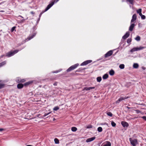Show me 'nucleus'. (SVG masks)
<instances>
[{"mask_svg":"<svg viewBox=\"0 0 146 146\" xmlns=\"http://www.w3.org/2000/svg\"><path fill=\"white\" fill-rule=\"evenodd\" d=\"M18 51L19 50H16L13 51H11L7 54V56L8 57H10L17 53Z\"/></svg>","mask_w":146,"mask_h":146,"instance_id":"f257e3e1","label":"nucleus"},{"mask_svg":"<svg viewBox=\"0 0 146 146\" xmlns=\"http://www.w3.org/2000/svg\"><path fill=\"white\" fill-rule=\"evenodd\" d=\"M129 140L131 144L133 146H136V145H137L138 143L137 139H132L131 138H130L129 139Z\"/></svg>","mask_w":146,"mask_h":146,"instance_id":"f03ea898","label":"nucleus"},{"mask_svg":"<svg viewBox=\"0 0 146 146\" xmlns=\"http://www.w3.org/2000/svg\"><path fill=\"white\" fill-rule=\"evenodd\" d=\"M144 48L145 47L143 46H140L139 47L134 48L131 50L130 52H133L135 51H138Z\"/></svg>","mask_w":146,"mask_h":146,"instance_id":"7ed1b4c3","label":"nucleus"},{"mask_svg":"<svg viewBox=\"0 0 146 146\" xmlns=\"http://www.w3.org/2000/svg\"><path fill=\"white\" fill-rule=\"evenodd\" d=\"M78 66V64H76L73 66H72L67 70V71L68 72H69L72 70H73L74 69L76 68Z\"/></svg>","mask_w":146,"mask_h":146,"instance_id":"20e7f679","label":"nucleus"},{"mask_svg":"<svg viewBox=\"0 0 146 146\" xmlns=\"http://www.w3.org/2000/svg\"><path fill=\"white\" fill-rule=\"evenodd\" d=\"M113 54V51L112 50H110L106 54H105L104 56L105 58H107L109 56H111Z\"/></svg>","mask_w":146,"mask_h":146,"instance_id":"39448f33","label":"nucleus"},{"mask_svg":"<svg viewBox=\"0 0 146 146\" xmlns=\"http://www.w3.org/2000/svg\"><path fill=\"white\" fill-rule=\"evenodd\" d=\"M54 2H52L51 3L49 4L45 9V11H46L49 9L54 4Z\"/></svg>","mask_w":146,"mask_h":146,"instance_id":"423d86ee","label":"nucleus"},{"mask_svg":"<svg viewBox=\"0 0 146 146\" xmlns=\"http://www.w3.org/2000/svg\"><path fill=\"white\" fill-rule=\"evenodd\" d=\"M121 124L123 127H127L129 126L128 123L125 121H122L121 122Z\"/></svg>","mask_w":146,"mask_h":146,"instance_id":"0eeeda50","label":"nucleus"},{"mask_svg":"<svg viewBox=\"0 0 146 146\" xmlns=\"http://www.w3.org/2000/svg\"><path fill=\"white\" fill-rule=\"evenodd\" d=\"M128 97L126 98H124L122 97H120L117 101L116 102V103H119L121 101L124 100L125 99H126L128 98Z\"/></svg>","mask_w":146,"mask_h":146,"instance_id":"6e6552de","label":"nucleus"},{"mask_svg":"<svg viewBox=\"0 0 146 146\" xmlns=\"http://www.w3.org/2000/svg\"><path fill=\"white\" fill-rule=\"evenodd\" d=\"M129 35V32L126 33V34L123 36V39H125L128 37Z\"/></svg>","mask_w":146,"mask_h":146,"instance_id":"1a4fd4ad","label":"nucleus"},{"mask_svg":"<svg viewBox=\"0 0 146 146\" xmlns=\"http://www.w3.org/2000/svg\"><path fill=\"white\" fill-rule=\"evenodd\" d=\"M95 88L94 87H85L82 90L83 91L84 90H89L91 89H92Z\"/></svg>","mask_w":146,"mask_h":146,"instance_id":"9d476101","label":"nucleus"},{"mask_svg":"<svg viewBox=\"0 0 146 146\" xmlns=\"http://www.w3.org/2000/svg\"><path fill=\"white\" fill-rule=\"evenodd\" d=\"M95 137H92L86 140V142H89L92 141L95 139Z\"/></svg>","mask_w":146,"mask_h":146,"instance_id":"9b49d317","label":"nucleus"},{"mask_svg":"<svg viewBox=\"0 0 146 146\" xmlns=\"http://www.w3.org/2000/svg\"><path fill=\"white\" fill-rule=\"evenodd\" d=\"M137 19V16L135 14H134L132 17V19L131 20V22H133L136 19Z\"/></svg>","mask_w":146,"mask_h":146,"instance_id":"f8f14e48","label":"nucleus"},{"mask_svg":"<svg viewBox=\"0 0 146 146\" xmlns=\"http://www.w3.org/2000/svg\"><path fill=\"white\" fill-rule=\"evenodd\" d=\"M33 82V81H31L28 82H27L24 84V85L25 86H27L31 84Z\"/></svg>","mask_w":146,"mask_h":146,"instance_id":"ddd939ff","label":"nucleus"},{"mask_svg":"<svg viewBox=\"0 0 146 146\" xmlns=\"http://www.w3.org/2000/svg\"><path fill=\"white\" fill-rule=\"evenodd\" d=\"M134 26H135L134 24H132L129 27V31H133V30L134 28Z\"/></svg>","mask_w":146,"mask_h":146,"instance_id":"4468645a","label":"nucleus"},{"mask_svg":"<svg viewBox=\"0 0 146 146\" xmlns=\"http://www.w3.org/2000/svg\"><path fill=\"white\" fill-rule=\"evenodd\" d=\"M24 86V85L22 84H19L17 85V87L18 89H21Z\"/></svg>","mask_w":146,"mask_h":146,"instance_id":"2eb2a0df","label":"nucleus"},{"mask_svg":"<svg viewBox=\"0 0 146 146\" xmlns=\"http://www.w3.org/2000/svg\"><path fill=\"white\" fill-rule=\"evenodd\" d=\"M114 72L113 70H111L109 72V74L110 75L112 76L114 75Z\"/></svg>","mask_w":146,"mask_h":146,"instance_id":"dca6fc26","label":"nucleus"},{"mask_svg":"<svg viewBox=\"0 0 146 146\" xmlns=\"http://www.w3.org/2000/svg\"><path fill=\"white\" fill-rule=\"evenodd\" d=\"M6 64V61H4V62H1L0 63V67L2 66H4V65H5Z\"/></svg>","mask_w":146,"mask_h":146,"instance_id":"f3484780","label":"nucleus"},{"mask_svg":"<svg viewBox=\"0 0 146 146\" xmlns=\"http://www.w3.org/2000/svg\"><path fill=\"white\" fill-rule=\"evenodd\" d=\"M36 35V34L35 33H34L33 35L30 36H29L28 39V40H29L32 38Z\"/></svg>","mask_w":146,"mask_h":146,"instance_id":"a211bd4d","label":"nucleus"},{"mask_svg":"<svg viewBox=\"0 0 146 146\" xmlns=\"http://www.w3.org/2000/svg\"><path fill=\"white\" fill-rule=\"evenodd\" d=\"M108 77V75L107 74H104L103 76V78L104 79H107Z\"/></svg>","mask_w":146,"mask_h":146,"instance_id":"6ab92c4d","label":"nucleus"},{"mask_svg":"<svg viewBox=\"0 0 146 146\" xmlns=\"http://www.w3.org/2000/svg\"><path fill=\"white\" fill-rule=\"evenodd\" d=\"M139 67V65L137 63H134L133 65V67L134 68H137Z\"/></svg>","mask_w":146,"mask_h":146,"instance_id":"aec40b11","label":"nucleus"},{"mask_svg":"<svg viewBox=\"0 0 146 146\" xmlns=\"http://www.w3.org/2000/svg\"><path fill=\"white\" fill-rule=\"evenodd\" d=\"M71 130L73 131H76L77 130V128L75 127H72L71 128Z\"/></svg>","mask_w":146,"mask_h":146,"instance_id":"412c9836","label":"nucleus"},{"mask_svg":"<svg viewBox=\"0 0 146 146\" xmlns=\"http://www.w3.org/2000/svg\"><path fill=\"white\" fill-rule=\"evenodd\" d=\"M54 141L56 144H58L59 143V140L57 138H55L54 139Z\"/></svg>","mask_w":146,"mask_h":146,"instance_id":"4be33fe9","label":"nucleus"},{"mask_svg":"<svg viewBox=\"0 0 146 146\" xmlns=\"http://www.w3.org/2000/svg\"><path fill=\"white\" fill-rule=\"evenodd\" d=\"M126 1L129 2L131 4H133L134 0H126Z\"/></svg>","mask_w":146,"mask_h":146,"instance_id":"5701e85b","label":"nucleus"},{"mask_svg":"<svg viewBox=\"0 0 146 146\" xmlns=\"http://www.w3.org/2000/svg\"><path fill=\"white\" fill-rule=\"evenodd\" d=\"M111 144L110 142L107 141V144L103 146H111Z\"/></svg>","mask_w":146,"mask_h":146,"instance_id":"b1692460","label":"nucleus"},{"mask_svg":"<svg viewBox=\"0 0 146 146\" xmlns=\"http://www.w3.org/2000/svg\"><path fill=\"white\" fill-rule=\"evenodd\" d=\"M111 123V125L113 127H115L116 125V123L113 121H112Z\"/></svg>","mask_w":146,"mask_h":146,"instance_id":"393cba45","label":"nucleus"},{"mask_svg":"<svg viewBox=\"0 0 146 146\" xmlns=\"http://www.w3.org/2000/svg\"><path fill=\"white\" fill-rule=\"evenodd\" d=\"M119 67L121 69H123L124 68V65L123 64H121L119 66Z\"/></svg>","mask_w":146,"mask_h":146,"instance_id":"a878e982","label":"nucleus"},{"mask_svg":"<svg viewBox=\"0 0 146 146\" xmlns=\"http://www.w3.org/2000/svg\"><path fill=\"white\" fill-rule=\"evenodd\" d=\"M98 130L99 132H101L102 131V127H99L98 128Z\"/></svg>","mask_w":146,"mask_h":146,"instance_id":"bb28decb","label":"nucleus"},{"mask_svg":"<svg viewBox=\"0 0 146 146\" xmlns=\"http://www.w3.org/2000/svg\"><path fill=\"white\" fill-rule=\"evenodd\" d=\"M135 40L137 41H139L140 40V38L139 36H137L135 38Z\"/></svg>","mask_w":146,"mask_h":146,"instance_id":"cd10ccee","label":"nucleus"},{"mask_svg":"<svg viewBox=\"0 0 146 146\" xmlns=\"http://www.w3.org/2000/svg\"><path fill=\"white\" fill-rule=\"evenodd\" d=\"M97 80L98 82H100L102 80V78L100 77H98L97 78Z\"/></svg>","mask_w":146,"mask_h":146,"instance_id":"c85d7f7f","label":"nucleus"},{"mask_svg":"<svg viewBox=\"0 0 146 146\" xmlns=\"http://www.w3.org/2000/svg\"><path fill=\"white\" fill-rule=\"evenodd\" d=\"M107 114L110 117H112V116L113 114L110 112H108L107 113Z\"/></svg>","mask_w":146,"mask_h":146,"instance_id":"c756f323","label":"nucleus"},{"mask_svg":"<svg viewBox=\"0 0 146 146\" xmlns=\"http://www.w3.org/2000/svg\"><path fill=\"white\" fill-rule=\"evenodd\" d=\"M87 64H87V62H86V61H85L83 63H82L81 64V66H84V65H87Z\"/></svg>","mask_w":146,"mask_h":146,"instance_id":"7c9ffc66","label":"nucleus"},{"mask_svg":"<svg viewBox=\"0 0 146 146\" xmlns=\"http://www.w3.org/2000/svg\"><path fill=\"white\" fill-rule=\"evenodd\" d=\"M87 64H87V62H86V61H85L83 63H82L81 64V66H84V65H87Z\"/></svg>","mask_w":146,"mask_h":146,"instance_id":"2f4dec72","label":"nucleus"},{"mask_svg":"<svg viewBox=\"0 0 146 146\" xmlns=\"http://www.w3.org/2000/svg\"><path fill=\"white\" fill-rule=\"evenodd\" d=\"M141 11H142L141 9H139L137 11V13L139 14V13H141Z\"/></svg>","mask_w":146,"mask_h":146,"instance_id":"473e14b6","label":"nucleus"},{"mask_svg":"<svg viewBox=\"0 0 146 146\" xmlns=\"http://www.w3.org/2000/svg\"><path fill=\"white\" fill-rule=\"evenodd\" d=\"M131 41V38H129L127 40V43H130Z\"/></svg>","mask_w":146,"mask_h":146,"instance_id":"72a5a7b5","label":"nucleus"},{"mask_svg":"<svg viewBox=\"0 0 146 146\" xmlns=\"http://www.w3.org/2000/svg\"><path fill=\"white\" fill-rule=\"evenodd\" d=\"M59 108L58 107H55L53 108V110L54 111H56L59 109Z\"/></svg>","mask_w":146,"mask_h":146,"instance_id":"f704fd0d","label":"nucleus"},{"mask_svg":"<svg viewBox=\"0 0 146 146\" xmlns=\"http://www.w3.org/2000/svg\"><path fill=\"white\" fill-rule=\"evenodd\" d=\"M25 81V80L24 79H20V82L23 83Z\"/></svg>","mask_w":146,"mask_h":146,"instance_id":"c9c22d12","label":"nucleus"},{"mask_svg":"<svg viewBox=\"0 0 146 146\" xmlns=\"http://www.w3.org/2000/svg\"><path fill=\"white\" fill-rule=\"evenodd\" d=\"M5 86L4 84H0V89L2 88H3Z\"/></svg>","mask_w":146,"mask_h":146,"instance_id":"e433bc0d","label":"nucleus"},{"mask_svg":"<svg viewBox=\"0 0 146 146\" xmlns=\"http://www.w3.org/2000/svg\"><path fill=\"white\" fill-rule=\"evenodd\" d=\"M86 61L87 62V64H88L91 62H92V60H89Z\"/></svg>","mask_w":146,"mask_h":146,"instance_id":"4c0bfd02","label":"nucleus"},{"mask_svg":"<svg viewBox=\"0 0 146 146\" xmlns=\"http://www.w3.org/2000/svg\"><path fill=\"white\" fill-rule=\"evenodd\" d=\"M15 28H16V27H13L11 29V32H13L15 30Z\"/></svg>","mask_w":146,"mask_h":146,"instance_id":"58836bf2","label":"nucleus"},{"mask_svg":"<svg viewBox=\"0 0 146 146\" xmlns=\"http://www.w3.org/2000/svg\"><path fill=\"white\" fill-rule=\"evenodd\" d=\"M141 18L142 19H145V17L144 15H142V16L141 17Z\"/></svg>","mask_w":146,"mask_h":146,"instance_id":"ea45409f","label":"nucleus"},{"mask_svg":"<svg viewBox=\"0 0 146 146\" xmlns=\"http://www.w3.org/2000/svg\"><path fill=\"white\" fill-rule=\"evenodd\" d=\"M92 127V126L91 125H89L87 127V128H90Z\"/></svg>","mask_w":146,"mask_h":146,"instance_id":"a19ab883","label":"nucleus"},{"mask_svg":"<svg viewBox=\"0 0 146 146\" xmlns=\"http://www.w3.org/2000/svg\"><path fill=\"white\" fill-rule=\"evenodd\" d=\"M51 113V112H50L46 114H44V116H43V117H45L47 115H48V114H50V113Z\"/></svg>","mask_w":146,"mask_h":146,"instance_id":"79ce46f5","label":"nucleus"},{"mask_svg":"<svg viewBox=\"0 0 146 146\" xmlns=\"http://www.w3.org/2000/svg\"><path fill=\"white\" fill-rule=\"evenodd\" d=\"M142 118L144 120L146 121V116H143Z\"/></svg>","mask_w":146,"mask_h":146,"instance_id":"37998d69","label":"nucleus"},{"mask_svg":"<svg viewBox=\"0 0 146 146\" xmlns=\"http://www.w3.org/2000/svg\"><path fill=\"white\" fill-rule=\"evenodd\" d=\"M57 82H56L53 84V85L54 86H56L57 85Z\"/></svg>","mask_w":146,"mask_h":146,"instance_id":"c03bdc74","label":"nucleus"},{"mask_svg":"<svg viewBox=\"0 0 146 146\" xmlns=\"http://www.w3.org/2000/svg\"><path fill=\"white\" fill-rule=\"evenodd\" d=\"M20 79L17 80V82L18 83H20Z\"/></svg>","mask_w":146,"mask_h":146,"instance_id":"a18cd8bd","label":"nucleus"},{"mask_svg":"<svg viewBox=\"0 0 146 146\" xmlns=\"http://www.w3.org/2000/svg\"><path fill=\"white\" fill-rule=\"evenodd\" d=\"M59 1V0H55L54 1H53L52 2H54V3H56L57 2V1Z\"/></svg>","mask_w":146,"mask_h":146,"instance_id":"49530a36","label":"nucleus"},{"mask_svg":"<svg viewBox=\"0 0 146 146\" xmlns=\"http://www.w3.org/2000/svg\"><path fill=\"white\" fill-rule=\"evenodd\" d=\"M139 15H140V16H141H141H142V15H142V13H139Z\"/></svg>","mask_w":146,"mask_h":146,"instance_id":"de8ad7c7","label":"nucleus"},{"mask_svg":"<svg viewBox=\"0 0 146 146\" xmlns=\"http://www.w3.org/2000/svg\"><path fill=\"white\" fill-rule=\"evenodd\" d=\"M139 15H140V16H141H141H142V15H142V13H139Z\"/></svg>","mask_w":146,"mask_h":146,"instance_id":"09e8293b","label":"nucleus"},{"mask_svg":"<svg viewBox=\"0 0 146 146\" xmlns=\"http://www.w3.org/2000/svg\"><path fill=\"white\" fill-rule=\"evenodd\" d=\"M136 111L137 112V113H139L140 112V111L138 110H136Z\"/></svg>","mask_w":146,"mask_h":146,"instance_id":"8fccbe9b","label":"nucleus"},{"mask_svg":"<svg viewBox=\"0 0 146 146\" xmlns=\"http://www.w3.org/2000/svg\"><path fill=\"white\" fill-rule=\"evenodd\" d=\"M3 129H0V131H3Z\"/></svg>","mask_w":146,"mask_h":146,"instance_id":"3c124183","label":"nucleus"},{"mask_svg":"<svg viewBox=\"0 0 146 146\" xmlns=\"http://www.w3.org/2000/svg\"><path fill=\"white\" fill-rule=\"evenodd\" d=\"M58 72V71H56V72H53V73H56Z\"/></svg>","mask_w":146,"mask_h":146,"instance_id":"603ef678","label":"nucleus"},{"mask_svg":"<svg viewBox=\"0 0 146 146\" xmlns=\"http://www.w3.org/2000/svg\"><path fill=\"white\" fill-rule=\"evenodd\" d=\"M25 21V19H23L21 21L22 22H23L24 21Z\"/></svg>","mask_w":146,"mask_h":146,"instance_id":"864d4df0","label":"nucleus"},{"mask_svg":"<svg viewBox=\"0 0 146 146\" xmlns=\"http://www.w3.org/2000/svg\"><path fill=\"white\" fill-rule=\"evenodd\" d=\"M26 146H33L31 145H27Z\"/></svg>","mask_w":146,"mask_h":146,"instance_id":"5fc2aeb1","label":"nucleus"},{"mask_svg":"<svg viewBox=\"0 0 146 146\" xmlns=\"http://www.w3.org/2000/svg\"><path fill=\"white\" fill-rule=\"evenodd\" d=\"M127 108H128V109H130V108H129V107H127Z\"/></svg>","mask_w":146,"mask_h":146,"instance_id":"6e6d98bb","label":"nucleus"},{"mask_svg":"<svg viewBox=\"0 0 146 146\" xmlns=\"http://www.w3.org/2000/svg\"><path fill=\"white\" fill-rule=\"evenodd\" d=\"M31 13L33 14L34 13H33V12H31Z\"/></svg>","mask_w":146,"mask_h":146,"instance_id":"4d7b16f0","label":"nucleus"},{"mask_svg":"<svg viewBox=\"0 0 146 146\" xmlns=\"http://www.w3.org/2000/svg\"><path fill=\"white\" fill-rule=\"evenodd\" d=\"M42 13H40V15H41L42 14Z\"/></svg>","mask_w":146,"mask_h":146,"instance_id":"13d9d810","label":"nucleus"},{"mask_svg":"<svg viewBox=\"0 0 146 146\" xmlns=\"http://www.w3.org/2000/svg\"><path fill=\"white\" fill-rule=\"evenodd\" d=\"M20 16L21 17H22V18H23V17L22 16Z\"/></svg>","mask_w":146,"mask_h":146,"instance_id":"bf43d9fd","label":"nucleus"}]
</instances>
